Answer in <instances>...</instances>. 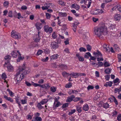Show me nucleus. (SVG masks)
<instances>
[{
    "label": "nucleus",
    "instance_id": "nucleus-42",
    "mask_svg": "<svg viewBox=\"0 0 121 121\" xmlns=\"http://www.w3.org/2000/svg\"><path fill=\"white\" fill-rule=\"evenodd\" d=\"M92 14L94 15H97L98 14V13L97 12V9L96 10H94L92 12V13H91Z\"/></svg>",
    "mask_w": 121,
    "mask_h": 121
},
{
    "label": "nucleus",
    "instance_id": "nucleus-23",
    "mask_svg": "<svg viewBox=\"0 0 121 121\" xmlns=\"http://www.w3.org/2000/svg\"><path fill=\"white\" fill-rule=\"evenodd\" d=\"M88 55L90 57V58L89 59L90 61L91 60H95L96 59V57H94L92 56L90 53H88Z\"/></svg>",
    "mask_w": 121,
    "mask_h": 121
},
{
    "label": "nucleus",
    "instance_id": "nucleus-2",
    "mask_svg": "<svg viewBox=\"0 0 121 121\" xmlns=\"http://www.w3.org/2000/svg\"><path fill=\"white\" fill-rule=\"evenodd\" d=\"M25 69L24 68H19L17 71L15 77V80H16L17 83L20 82L24 77V75L23 74L22 71Z\"/></svg>",
    "mask_w": 121,
    "mask_h": 121
},
{
    "label": "nucleus",
    "instance_id": "nucleus-28",
    "mask_svg": "<svg viewBox=\"0 0 121 121\" xmlns=\"http://www.w3.org/2000/svg\"><path fill=\"white\" fill-rule=\"evenodd\" d=\"M111 69L108 68L105 70L104 72L106 74H109L111 72Z\"/></svg>",
    "mask_w": 121,
    "mask_h": 121
},
{
    "label": "nucleus",
    "instance_id": "nucleus-46",
    "mask_svg": "<svg viewBox=\"0 0 121 121\" xmlns=\"http://www.w3.org/2000/svg\"><path fill=\"white\" fill-rule=\"evenodd\" d=\"M76 111V110L75 109H73L71 110V111L69 112L68 114L69 115H71L73 114Z\"/></svg>",
    "mask_w": 121,
    "mask_h": 121
},
{
    "label": "nucleus",
    "instance_id": "nucleus-56",
    "mask_svg": "<svg viewBox=\"0 0 121 121\" xmlns=\"http://www.w3.org/2000/svg\"><path fill=\"white\" fill-rule=\"evenodd\" d=\"M110 77V76L109 75H107L105 76V79L106 80H108Z\"/></svg>",
    "mask_w": 121,
    "mask_h": 121
},
{
    "label": "nucleus",
    "instance_id": "nucleus-11",
    "mask_svg": "<svg viewBox=\"0 0 121 121\" xmlns=\"http://www.w3.org/2000/svg\"><path fill=\"white\" fill-rule=\"evenodd\" d=\"M76 56L78 58L80 61L83 62L84 60V58L82 56H80L79 54H77L76 55Z\"/></svg>",
    "mask_w": 121,
    "mask_h": 121
},
{
    "label": "nucleus",
    "instance_id": "nucleus-32",
    "mask_svg": "<svg viewBox=\"0 0 121 121\" xmlns=\"http://www.w3.org/2000/svg\"><path fill=\"white\" fill-rule=\"evenodd\" d=\"M71 91H72V93L73 94H75L76 95L80 91L73 90H71Z\"/></svg>",
    "mask_w": 121,
    "mask_h": 121
},
{
    "label": "nucleus",
    "instance_id": "nucleus-58",
    "mask_svg": "<svg viewBox=\"0 0 121 121\" xmlns=\"http://www.w3.org/2000/svg\"><path fill=\"white\" fill-rule=\"evenodd\" d=\"M52 38L53 39H55L56 38V34L55 32H54L52 35Z\"/></svg>",
    "mask_w": 121,
    "mask_h": 121
},
{
    "label": "nucleus",
    "instance_id": "nucleus-60",
    "mask_svg": "<svg viewBox=\"0 0 121 121\" xmlns=\"http://www.w3.org/2000/svg\"><path fill=\"white\" fill-rule=\"evenodd\" d=\"M69 40L68 39H67L66 40L64 41V42L65 45L68 44H69Z\"/></svg>",
    "mask_w": 121,
    "mask_h": 121
},
{
    "label": "nucleus",
    "instance_id": "nucleus-3",
    "mask_svg": "<svg viewBox=\"0 0 121 121\" xmlns=\"http://www.w3.org/2000/svg\"><path fill=\"white\" fill-rule=\"evenodd\" d=\"M104 26L106 28V29L108 31V30H111L114 29L115 26V25L110 24H106L105 25H104Z\"/></svg>",
    "mask_w": 121,
    "mask_h": 121
},
{
    "label": "nucleus",
    "instance_id": "nucleus-38",
    "mask_svg": "<svg viewBox=\"0 0 121 121\" xmlns=\"http://www.w3.org/2000/svg\"><path fill=\"white\" fill-rule=\"evenodd\" d=\"M78 77L79 76H86V74L84 73H77Z\"/></svg>",
    "mask_w": 121,
    "mask_h": 121
},
{
    "label": "nucleus",
    "instance_id": "nucleus-27",
    "mask_svg": "<svg viewBox=\"0 0 121 121\" xmlns=\"http://www.w3.org/2000/svg\"><path fill=\"white\" fill-rule=\"evenodd\" d=\"M60 68L63 69H67V67L66 65L64 64H61L59 66Z\"/></svg>",
    "mask_w": 121,
    "mask_h": 121
},
{
    "label": "nucleus",
    "instance_id": "nucleus-13",
    "mask_svg": "<svg viewBox=\"0 0 121 121\" xmlns=\"http://www.w3.org/2000/svg\"><path fill=\"white\" fill-rule=\"evenodd\" d=\"M75 97V96L73 95H72L68 97L67 99V101H66V102H70L73 100V99Z\"/></svg>",
    "mask_w": 121,
    "mask_h": 121
},
{
    "label": "nucleus",
    "instance_id": "nucleus-47",
    "mask_svg": "<svg viewBox=\"0 0 121 121\" xmlns=\"http://www.w3.org/2000/svg\"><path fill=\"white\" fill-rule=\"evenodd\" d=\"M40 102L38 104L37 107L41 109L43 108V107L42 106Z\"/></svg>",
    "mask_w": 121,
    "mask_h": 121
},
{
    "label": "nucleus",
    "instance_id": "nucleus-15",
    "mask_svg": "<svg viewBox=\"0 0 121 121\" xmlns=\"http://www.w3.org/2000/svg\"><path fill=\"white\" fill-rule=\"evenodd\" d=\"M35 26L38 30L39 31L41 29L40 26L41 25V24L39 22L35 23Z\"/></svg>",
    "mask_w": 121,
    "mask_h": 121
},
{
    "label": "nucleus",
    "instance_id": "nucleus-37",
    "mask_svg": "<svg viewBox=\"0 0 121 121\" xmlns=\"http://www.w3.org/2000/svg\"><path fill=\"white\" fill-rule=\"evenodd\" d=\"M120 91H121L120 90L119 88H116L114 90V93H116L117 92H118V94H120L119 93V92Z\"/></svg>",
    "mask_w": 121,
    "mask_h": 121
},
{
    "label": "nucleus",
    "instance_id": "nucleus-45",
    "mask_svg": "<svg viewBox=\"0 0 121 121\" xmlns=\"http://www.w3.org/2000/svg\"><path fill=\"white\" fill-rule=\"evenodd\" d=\"M104 65L105 67H109L110 66V65L109 63L107 62H105L104 63Z\"/></svg>",
    "mask_w": 121,
    "mask_h": 121
},
{
    "label": "nucleus",
    "instance_id": "nucleus-9",
    "mask_svg": "<svg viewBox=\"0 0 121 121\" xmlns=\"http://www.w3.org/2000/svg\"><path fill=\"white\" fill-rule=\"evenodd\" d=\"M114 17L116 20H119L121 19V16L119 14H116L114 15Z\"/></svg>",
    "mask_w": 121,
    "mask_h": 121
},
{
    "label": "nucleus",
    "instance_id": "nucleus-16",
    "mask_svg": "<svg viewBox=\"0 0 121 121\" xmlns=\"http://www.w3.org/2000/svg\"><path fill=\"white\" fill-rule=\"evenodd\" d=\"M82 109L84 111H88L89 109V106L87 104L84 105L82 107Z\"/></svg>",
    "mask_w": 121,
    "mask_h": 121
},
{
    "label": "nucleus",
    "instance_id": "nucleus-21",
    "mask_svg": "<svg viewBox=\"0 0 121 121\" xmlns=\"http://www.w3.org/2000/svg\"><path fill=\"white\" fill-rule=\"evenodd\" d=\"M11 54L12 56L13 57L16 58L17 57L18 54L16 51H14L11 53Z\"/></svg>",
    "mask_w": 121,
    "mask_h": 121
},
{
    "label": "nucleus",
    "instance_id": "nucleus-6",
    "mask_svg": "<svg viewBox=\"0 0 121 121\" xmlns=\"http://www.w3.org/2000/svg\"><path fill=\"white\" fill-rule=\"evenodd\" d=\"M44 31L46 33H51L52 32L53 30L52 28L51 27H49L48 25L44 26Z\"/></svg>",
    "mask_w": 121,
    "mask_h": 121
},
{
    "label": "nucleus",
    "instance_id": "nucleus-35",
    "mask_svg": "<svg viewBox=\"0 0 121 121\" xmlns=\"http://www.w3.org/2000/svg\"><path fill=\"white\" fill-rule=\"evenodd\" d=\"M42 119L40 117H37L35 118V121H41Z\"/></svg>",
    "mask_w": 121,
    "mask_h": 121
},
{
    "label": "nucleus",
    "instance_id": "nucleus-48",
    "mask_svg": "<svg viewBox=\"0 0 121 121\" xmlns=\"http://www.w3.org/2000/svg\"><path fill=\"white\" fill-rule=\"evenodd\" d=\"M118 60L119 62L121 61V54H119L117 55Z\"/></svg>",
    "mask_w": 121,
    "mask_h": 121
},
{
    "label": "nucleus",
    "instance_id": "nucleus-18",
    "mask_svg": "<svg viewBox=\"0 0 121 121\" xmlns=\"http://www.w3.org/2000/svg\"><path fill=\"white\" fill-rule=\"evenodd\" d=\"M98 14H101L103 13H105V10L104 9H97Z\"/></svg>",
    "mask_w": 121,
    "mask_h": 121
},
{
    "label": "nucleus",
    "instance_id": "nucleus-55",
    "mask_svg": "<svg viewBox=\"0 0 121 121\" xmlns=\"http://www.w3.org/2000/svg\"><path fill=\"white\" fill-rule=\"evenodd\" d=\"M90 53L89 52H87L86 53V54L84 55V57L86 58H89V56L88 55V53Z\"/></svg>",
    "mask_w": 121,
    "mask_h": 121
},
{
    "label": "nucleus",
    "instance_id": "nucleus-20",
    "mask_svg": "<svg viewBox=\"0 0 121 121\" xmlns=\"http://www.w3.org/2000/svg\"><path fill=\"white\" fill-rule=\"evenodd\" d=\"M4 97L6 100L10 102H12L13 101V99L10 97H8L7 96L5 95L4 96Z\"/></svg>",
    "mask_w": 121,
    "mask_h": 121
},
{
    "label": "nucleus",
    "instance_id": "nucleus-44",
    "mask_svg": "<svg viewBox=\"0 0 121 121\" xmlns=\"http://www.w3.org/2000/svg\"><path fill=\"white\" fill-rule=\"evenodd\" d=\"M73 24L72 26L73 27V31L75 32L76 30V28H77V26L74 24L73 23H72Z\"/></svg>",
    "mask_w": 121,
    "mask_h": 121
},
{
    "label": "nucleus",
    "instance_id": "nucleus-25",
    "mask_svg": "<svg viewBox=\"0 0 121 121\" xmlns=\"http://www.w3.org/2000/svg\"><path fill=\"white\" fill-rule=\"evenodd\" d=\"M72 86L71 82H69V83L66 85L65 87L66 88H69L71 87Z\"/></svg>",
    "mask_w": 121,
    "mask_h": 121
},
{
    "label": "nucleus",
    "instance_id": "nucleus-10",
    "mask_svg": "<svg viewBox=\"0 0 121 121\" xmlns=\"http://www.w3.org/2000/svg\"><path fill=\"white\" fill-rule=\"evenodd\" d=\"M91 2V0H87L84 2V4L87 5V8H89L90 6Z\"/></svg>",
    "mask_w": 121,
    "mask_h": 121
},
{
    "label": "nucleus",
    "instance_id": "nucleus-12",
    "mask_svg": "<svg viewBox=\"0 0 121 121\" xmlns=\"http://www.w3.org/2000/svg\"><path fill=\"white\" fill-rule=\"evenodd\" d=\"M59 56V55L57 54H54L50 56V58L51 60H56L57 59Z\"/></svg>",
    "mask_w": 121,
    "mask_h": 121
},
{
    "label": "nucleus",
    "instance_id": "nucleus-39",
    "mask_svg": "<svg viewBox=\"0 0 121 121\" xmlns=\"http://www.w3.org/2000/svg\"><path fill=\"white\" fill-rule=\"evenodd\" d=\"M117 9L120 12L121 10V5H120L117 4Z\"/></svg>",
    "mask_w": 121,
    "mask_h": 121
},
{
    "label": "nucleus",
    "instance_id": "nucleus-5",
    "mask_svg": "<svg viewBox=\"0 0 121 121\" xmlns=\"http://www.w3.org/2000/svg\"><path fill=\"white\" fill-rule=\"evenodd\" d=\"M60 41L58 42H52L51 44V48L53 49H56L58 48L59 46L58 43H60Z\"/></svg>",
    "mask_w": 121,
    "mask_h": 121
},
{
    "label": "nucleus",
    "instance_id": "nucleus-29",
    "mask_svg": "<svg viewBox=\"0 0 121 121\" xmlns=\"http://www.w3.org/2000/svg\"><path fill=\"white\" fill-rule=\"evenodd\" d=\"M48 100L47 99H44L41 101L40 103L42 104H45L48 101Z\"/></svg>",
    "mask_w": 121,
    "mask_h": 121
},
{
    "label": "nucleus",
    "instance_id": "nucleus-62",
    "mask_svg": "<svg viewBox=\"0 0 121 121\" xmlns=\"http://www.w3.org/2000/svg\"><path fill=\"white\" fill-rule=\"evenodd\" d=\"M11 65L9 63V60H8L6 62H5V64L4 65V66H6L5 65H6L8 66H9V65Z\"/></svg>",
    "mask_w": 121,
    "mask_h": 121
},
{
    "label": "nucleus",
    "instance_id": "nucleus-22",
    "mask_svg": "<svg viewBox=\"0 0 121 121\" xmlns=\"http://www.w3.org/2000/svg\"><path fill=\"white\" fill-rule=\"evenodd\" d=\"M59 15L61 17H66L67 16V14L66 13L60 12L59 13Z\"/></svg>",
    "mask_w": 121,
    "mask_h": 121
},
{
    "label": "nucleus",
    "instance_id": "nucleus-26",
    "mask_svg": "<svg viewBox=\"0 0 121 121\" xmlns=\"http://www.w3.org/2000/svg\"><path fill=\"white\" fill-rule=\"evenodd\" d=\"M7 91L9 92V93L11 96L13 97L14 96V93L9 89H7Z\"/></svg>",
    "mask_w": 121,
    "mask_h": 121
},
{
    "label": "nucleus",
    "instance_id": "nucleus-17",
    "mask_svg": "<svg viewBox=\"0 0 121 121\" xmlns=\"http://www.w3.org/2000/svg\"><path fill=\"white\" fill-rule=\"evenodd\" d=\"M7 70L8 71H11L13 70V67L11 65H9V66H7Z\"/></svg>",
    "mask_w": 121,
    "mask_h": 121
},
{
    "label": "nucleus",
    "instance_id": "nucleus-34",
    "mask_svg": "<svg viewBox=\"0 0 121 121\" xmlns=\"http://www.w3.org/2000/svg\"><path fill=\"white\" fill-rule=\"evenodd\" d=\"M56 88L54 86H52L51 88V91L52 92H54L56 90Z\"/></svg>",
    "mask_w": 121,
    "mask_h": 121
},
{
    "label": "nucleus",
    "instance_id": "nucleus-50",
    "mask_svg": "<svg viewBox=\"0 0 121 121\" xmlns=\"http://www.w3.org/2000/svg\"><path fill=\"white\" fill-rule=\"evenodd\" d=\"M8 16L10 17H13L12 12L11 11H10L8 13Z\"/></svg>",
    "mask_w": 121,
    "mask_h": 121
},
{
    "label": "nucleus",
    "instance_id": "nucleus-41",
    "mask_svg": "<svg viewBox=\"0 0 121 121\" xmlns=\"http://www.w3.org/2000/svg\"><path fill=\"white\" fill-rule=\"evenodd\" d=\"M1 77L4 80H5L7 78L6 75L5 73H3L2 74Z\"/></svg>",
    "mask_w": 121,
    "mask_h": 121
},
{
    "label": "nucleus",
    "instance_id": "nucleus-19",
    "mask_svg": "<svg viewBox=\"0 0 121 121\" xmlns=\"http://www.w3.org/2000/svg\"><path fill=\"white\" fill-rule=\"evenodd\" d=\"M69 75L71 76V77H72L73 76L75 78L78 77L77 73L72 72L70 73Z\"/></svg>",
    "mask_w": 121,
    "mask_h": 121
},
{
    "label": "nucleus",
    "instance_id": "nucleus-61",
    "mask_svg": "<svg viewBox=\"0 0 121 121\" xmlns=\"http://www.w3.org/2000/svg\"><path fill=\"white\" fill-rule=\"evenodd\" d=\"M52 5V4L51 3H46L45 4V5H46V6L47 7L48 9L49 8L51 5Z\"/></svg>",
    "mask_w": 121,
    "mask_h": 121
},
{
    "label": "nucleus",
    "instance_id": "nucleus-54",
    "mask_svg": "<svg viewBox=\"0 0 121 121\" xmlns=\"http://www.w3.org/2000/svg\"><path fill=\"white\" fill-rule=\"evenodd\" d=\"M62 74L63 76L65 77H66V75H68V74H69V73H67L66 72L64 71L62 72Z\"/></svg>",
    "mask_w": 121,
    "mask_h": 121
},
{
    "label": "nucleus",
    "instance_id": "nucleus-53",
    "mask_svg": "<svg viewBox=\"0 0 121 121\" xmlns=\"http://www.w3.org/2000/svg\"><path fill=\"white\" fill-rule=\"evenodd\" d=\"M98 65L97 66L98 67H99L102 66L103 65V62H98Z\"/></svg>",
    "mask_w": 121,
    "mask_h": 121
},
{
    "label": "nucleus",
    "instance_id": "nucleus-43",
    "mask_svg": "<svg viewBox=\"0 0 121 121\" xmlns=\"http://www.w3.org/2000/svg\"><path fill=\"white\" fill-rule=\"evenodd\" d=\"M43 52V51L42 50H39L38 51L36 55L37 56H39Z\"/></svg>",
    "mask_w": 121,
    "mask_h": 121
},
{
    "label": "nucleus",
    "instance_id": "nucleus-8",
    "mask_svg": "<svg viewBox=\"0 0 121 121\" xmlns=\"http://www.w3.org/2000/svg\"><path fill=\"white\" fill-rule=\"evenodd\" d=\"M32 85H33L34 86H35V87H36L38 86H40L41 88H44L45 89V84H43V85H41L39 84H38L36 83H34V82H32Z\"/></svg>",
    "mask_w": 121,
    "mask_h": 121
},
{
    "label": "nucleus",
    "instance_id": "nucleus-59",
    "mask_svg": "<svg viewBox=\"0 0 121 121\" xmlns=\"http://www.w3.org/2000/svg\"><path fill=\"white\" fill-rule=\"evenodd\" d=\"M94 87L91 85L87 87V89L88 90L90 89H92L94 88Z\"/></svg>",
    "mask_w": 121,
    "mask_h": 121
},
{
    "label": "nucleus",
    "instance_id": "nucleus-31",
    "mask_svg": "<svg viewBox=\"0 0 121 121\" xmlns=\"http://www.w3.org/2000/svg\"><path fill=\"white\" fill-rule=\"evenodd\" d=\"M103 106L104 108H107L109 107V105L108 104L106 103L104 104Z\"/></svg>",
    "mask_w": 121,
    "mask_h": 121
},
{
    "label": "nucleus",
    "instance_id": "nucleus-33",
    "mask_svg": "<svg viewBox=\"0 0 121 121\" xmlns=\"http://www.w3.org/2000/svg\"><path fill=\"white\" fill-rule=\"evenodd\" d=\"M86 47L87 50L89 51L90 52L91 49V46L88 44L86 45Z\"/></svg>",
    "mask_w": 121,
    "mask_h": 121
},
{
    "label": "nucleus",
    "instance_id": "nucleus-4",
    "mask_svg": "<svg viewBox=\"0 0 121 121\" xmlns=\"http://www.w3.org/2000/svg\"><path fill=\"white\" fill-rule=\"evenodd\" d=\"M11 36L13 38L17 39H19L20 38V35L14 31H13L11 32Z\"/></svg>",
    "mask_w": 121,
    "mask_h": 121
},
{
    "label": "nucleus",
    "instance_id": "nucleus-14",
    "mask_svg": "<svg viewBox=\"0 0 121 121\" xmlns=\"http://www.w3.org/2000/svg\"><path fill=\"white\" fill-rule=\"evenodd\" d=\"M40 39V37L39 35H35L34 37V40L36 42H37L39 41Z\"/></svg>",
    "mask_w": 121,
    "mask_h": 121
},
{
    "label": "nucleus",
    "instance_id": "nucleus-7",
    "mask_svg": "<svg viewBox=\"0 0 121 121\" xmlns=\"http://www.w3.org/2000/svg\"><path fill=\"white\" fill-rule=\"evenodd\" d=\"M93 55L95 56L96 57H99L101 56L102 54L98 50H97V52H94L93 53Z\"/></svg>",
    "mask_w": 121,
    "mask_h": 121
},
{
    "label": "nucleus",
    "instance_id": "nucleus-52",
    "mask_svg": "<svg viewBox=\"0 0 121 121\" xmlns=\"http://www.w3.org/2000/svg\"><path fill=\"white\" fill-rule=\"evenodd\" d=\"M59 4L61 5H64L65 4V3L64 1L61 0L58 1Z\"/></svg>",
    "mask_w": 121,
    "mask_h": 121
},
{
    "label": "nucleus",
    "instance_id": "nucleus-49",
    "mask_svg": "<svg viewBox=\"0 0 121 121\" xmlns=\"http://www.w3.org/2000/svg\"><path fill=\"white\" fill-rule=\"evenodd\" d=\"M50 86L49 85L48 83L47 84H45V89H48L50 87Z\"/></svg>",
    "mask_w": 121,
    "mask_h": 121
},
{
    "label": "nucleus",
    "instance_id": "nucleus-40",
    "mask_svg": "<svg viewBox=\"0 0 121 121\" xmlns=\"http://www.w3.org/2000/svg\"><path fill=\"white\" fill-rule=\"evenodd\" d=\"M9 4V3L8 1L4 2L3 3L4 7H8V6Z\"/></svg>",
    "mask_w": 121,
    "mask_h": 121
},
{
    "label": "nucleus",
    "instance_id": "nucleus-1",
    "mask_svg": "<svg viewBox=\"0 0 121 121\" xmlns=\"http://www.w3.org/2000/svg\"><path fill=\"white\" fill-rule=\"evenodd\" d=\"M95 34L98 37H100L102 35H106L108 33V30L106 28L103 26L98 27L95 28L94 31Z\"/></svg>",
    "mask_w": 121,
    "mask_h": 121
},
{
    "label": "nucleus",
    "instance_id": "nucleus-30",
    "mask_svg": "<svg viewBox=\"0 0 121 121\" xmlns=\"http://www.w3.org/2000/svg\"><path fill=\"white\" fill-rule=\"evenodd\" d=\"M79 50L80 52H86V49L85 48L82 47H81L79 49Z\"/></svg>",
    "mask_w": 121,
    "mask_h": 121
},
{
    "label": "nucleus",
    "instance_id": "nucleus-51",
    "mask_svg": "<svg viewBox=\"0 0 121 121\" xmlns=\"http://www.w3.org/2000/svg\"><path fill=\"white\" fill-rule=\"evenodd\" d=\"M17 15L18 16V17H17V18L18 19H20L21 18H23V17L21 16V14L20 13H18L17 14Z\"/></svg>",
    "mask_w": 121,
    "mask_h": 121
},
{
    "label": "nucleus",
    "instance_id": "nucleus-24",
    "mask_svg": "<svg viewBox=\"0 0 121 121\" xmlns=\"http://www.w3.org/2000/svg\"><path fill=\"white\" fill-rule=\"evenodd\" d=\"M77 111L79 112L80 113L82 111L81 107L80 106H76Z\"/></svg>",
    "mask_w": 121,
    "mask_h": 121
},
{
    "label": "nucleus",
    "instance_id": "nucleus-63",
    "mask_svg": "<svg viewBox=\"0 0 121 121\" xmlns=\"http://www.w3.org/2000/svg\"><path fill=\"white\" fill-rule=\"evenodd\" d=\"M113 98H114V102L115 103V104L116 105H117L118 104V103L117 102V99L114 96H113Z\"/></svg>",
    "mask_w": 121,
    "mask_h": 121
},
{
    "label": "nucleus",
    "instance_id": "nucleus-64",
    "mask_svg": "<svg viewBox=\"0 0 121 121\" xmlns=\"http://www.w3.org/2000/svg\"><path fill=\"white\" fill-rule=\"evenodd\" d=\"M68 103H66L64 104L62 106V107L63 108H65L68 106Z\"/></svg>",
    "mask_w": 121,
    "mask_h": 121
},
{
    "label": "nucleus",
    "instance_id": "nucleus-57",
    "mask_svg": "<svg viewBox=\"0 0 121 121\" xmlns=\"http://www.w3.org/2000/svg\"><path fill=\"white\" fill-rule=\"evenodd\" d=\"M46 18L48 19H49L51 17L50 14L48 13H46Z\"/></svg>",
    "mask_w": 121,
    "mask_h": 121
},
{
    "label": "nucleus",
    "instance_id": "nucleus-36",
    "mask_svg": "<svg viewBox=\"0 0 121 121\" xmlns=\"http://www.w3.org/2000/svg\"><path fill=\"white\" fill-rule=\"evenodd\" d=\"M11 58V56L9 55H7V56H5L4 57L5 59L6 60H9Z\"/></svg>",
    "mask_w": 121,
    "mask_h": 121
}]
</instances>
